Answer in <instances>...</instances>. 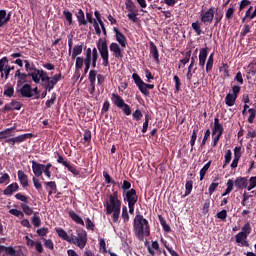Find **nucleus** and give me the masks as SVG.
<instances>
[{"mask_svg":"<svg viewBox=\"0 0 256 256\" xmlns=\"http://www.w3.org/2000/svg\"><path fill=\"white\" fill-rule=\"evenodd\" d=\"M134 235L143 241L145 237L151 235V227L149 226V220L145 219L143 215L137 214L133 220Z\"/></svg>","mask_w":256,"mask_h":256,"instance_id":"1","label":"nucleus"},{"mask_svg":"<svg viewBox=\"0 0 256 256\" xmlns=\"http://www.w3.org/2000/svg\"><path fill=\"white\" fill-rule=\"evenodd\" d=\"M61 79H64L63 74L59 72L58 74H55L52 77H49V74L44 71H40V78H39V83H44L43 87L50 93V91H53L55 89V85L61 81Z\"/></svg>","mask_w":256,"mask_h":256,"instance_id":"2","label":"nucleus"},{"mask_svg":"<svg viewBox=\"0 0 256 256\" xmlns=\"http://www.w3.org/2000/svg\"><path fill=\"white\" fill-rule=\"evenodd\" d=\"M106 215H112L113 223L119 222L121 215V199L109 198V202L105 204Z\"/></svg>","mask_w":256,"mask_h":256,"instance_id":"3","label":"nucleus"},{"mask_svg":"<svg viewBox=\"0 0 256 256\" xmlns=\"http://www.w3.org/2000/svg\"><path fill=\"white\" fill-rule=\"evenodd\" d=\"M96 47L100 53L103 67H109V44H107V38H99Z\"/></svg>","mask_w":256,"mask_h":256,"instance_id":"4","label":"nucleus"},{"mask_svg":"<svg viewBox=\"0 0 256 256\" xmlns=\"http://www.w3.org/2000/svg\"><path fill=\"white\" fill-rule=\"evenodd\" d=\"M132 79L142 95H145L146 97L149 96L148 89H155V85L145 83L137 73L132 74Z\"/></svg>","mask_w":256,"mask_h":256,"instance_id":"5","label":"nucleus"},{"mask_svg":"<svg viewBox=\"0 0 256 256\" xmlns=\"http://www.w3.org/2000/svg\"><path fill=\"white\" fill-rule=\"evenodd\" d=\"M70 243H73V245H76V247H79V249H85L87 245V231L80 229L77 230V236L71 234Z\"/></svg>","mask_w":256,"mask_h":256,"instance_id":"6","label":"nucleus"},{"mask_svg":"<svg viewBox=\"0 0 256 256\" xmlns=\"http://www.w3.org/2000/svg\"><path fill=\"white\" fill-rule=\"evenodd\" d=\"M15 69V66L9 65V58L3 57L0 59V77L1 79H9V75H11V71Z\"/></svg>","mask_w":256,"mask_h":256,"instance_id":"7","label":"nucleus"},{"mask_svg":"<svg viewBox=\"0 0 256 256\" xmlns=\"http://www.w3.org/2000/svg\"><path fill=\"white\" fill-rule=\"evenodd\" d=\"M27 139H33V133H26L15 137L7 138L5 140V143L10 145V147H15V145H21V143H25Z\"/></svg>","mask_w":256,"mask_h":256,"instance_id":"8","label":"nucleus"},{"mask_svg":"<svg viewBox=\"0 0 256 256\" xmlns=\"http://www.w3.org/2000/svg\"><path fill=\"white\" fill-rule=\"evenodd\" d=\"M68 55H71L72 61H75L77 59L78 55H81L83 53V44L81 45H75L73 48V39H68Z\"/></svg>","mask_w":256,"mask_h":256,"instance_id":"9","label":"nucleus"},{"mask_svg":"<svg viewBox=\"0 0 256 256\" xmlns=\"http://www.w3.org/2000/svg\"><path fill=\"white\" fill-rule=\"evenodd\" d=\"M122 197L124 201L128 202V205H136L137 201H139V196L137 195V190L131 188L127 192L122 193Z\"/></svg>","mask_w":256,"mask_h":256,"instance_id":"10","label":"nucleus"},{"mask_svg":"<svg viewBox=\"0 0 256 256\" xmlns=\"http://www.w3.org/2000/svg\"><path fill=\"white\" fill-rule=\"evenodd\" d=\"M27 77H31L32 81L36 84H39V79H40V71L37 70L36 73H22L20 76L17 78V85H23V83H27Z\"/></svg>","mask_w":256,"mask_h":256,"instance_id":"11","label":"nucleus"},{"mask_svg":"<svg viewBox=\"0 0 256 256\" xmlns=\"http://www.w3.org/2000/svg\"><path fill=\"white\" fill-rule=\"evenodd\" d=\"M23 103L13 99L10 103H6L3 108L0 109L1 113H9V111H21Z\"/></svg>","mask_w":256,"mask_h":256,"instance_id":"12","label":"nucleus"},{"mask_svg":"<svg viewBox=\"0 0 256 256\" xmlns=\"http://www.w3.org/2000/svg\"><path fill=\"white\" fill-rule=\"evenodd\" d=\"M213 19H215V7L209 8L206 12H202L200 15V20L204 25H206V23H213Z\"/></svg>","mask_w":256,"mask_h":256,"instance_id":"13","label":"nucleus"},{"mask_svg":"<svg viewBox=\"0 0 256 256\" xmlns=\"http://www.w3.org/2000/svg\"><path fill=\"white\" fill-rule=\"evenodd\" d=\"M109 49L111 53H113V57H115V59H123V49H121L119 44L112 42L109 46Z\"/></svg>","mask_w":256,"mask_h":256,"instance_id":"14","label":"nucleus"},{"mask_svg":"<svg viewBox=\"0 0 256 256\" xmlns=\"http://www.w3.org/2000/svg\"><path fill=\"white\" fill-rule=\"evenodd\" d=\"M113 31L115 33L116 41L119 43V45H121L123 48L127 47V37H125L124 33L119 31L117 27H114Z\"/></svg>","mask_w":256,"mask_h":256,"instance_id":"15","label":"nucleus"},{"mask_svg":"<svg viewBox=\"0 0 256 256\" xmlns=\"http://www.w3.org/2000/svg\"><path fill=\"white\" fill-rule=\"evenodd\" d=\"M209 55V48H201L199 51V67L205 69V63H207V57Z\"/></svg>","mask_w":256,"mask_h":256,"instance_id":"16","label":"nucleus"},{"mask_svg":"<svg viewBox=\"0 0 256 256\" xmlns=\"http://www.w3.org/2000/svg\"><path fill=\"white\" fill-rule=\"evenodd\" d=\"M19 91L22 97H26L28 99H31V97H35V94H33V88L31 87V84H24Z\"/></svg>","mask_w":256,"mask_h":256,"instance_id":"17","label":"nucleus"},{"mask_svg":"<svg viewBox=\"0 0 256 256\" xmlns=\"http://www.w3.org/2000/svg\"><path fill=\"white\" fill-rule=\"evenodd\" d=\"M44 169H45V164H41L35 160H32V171L35 177H41V175H43Z\"/></svg>","mask_w":256,"mask_h":256,"instance_id":"18","label":"nucleus"},{"mask_svg":"<svg viewBox=\"0 0 256 256\" xmlns=\"http://www.w3.org/2000/svg\"><path fill=\"white\" fill-rule=\"evenodd\" d=\"M248 185L249 180H247L245 177H237L234 181V187H236V189H247Z\"/></svg>","mask_w":256,"mask_h":256,"instance_id":"19","label":"nucleus"},{"mask_svg":"<svg viewBox=\"0 0 256 256\" xmlns=\"http://www.w3.org/2000/svg\"><path fill=\"white\" fill-rule=\"evenodd\" d=\"M17 191H19V184L17 182H13L3 190V195L9 197L13 195V193H17Z\"/></svg>","mask_w":256,"mask_h":256,"instance_id":"20","label":"nucleus"},{"mask_svg":"<svg viewBox=\"0 0 256 256\" xmlns=\"http://www.w3.org/2000/svg\"><path fill=\"white\" fill-rule=\"evenodd\" d=\"M225 129L223 128V124L219 122V116L215 117L214 119V127L212 129V136L215 137L218 132H223Z\"/></svg>","mask_w":256,"mask_h":256,"instance_id":"21","label":"nucleus"},{"mask_svg":"<svg viewBox=\"0 0 256 256\" xmlns=\"http://www.w3.org/2000/svg\"><path fill=\"white\" fill-rule=\"evenodd\" d=\"M68 215L72 221L76 222L77 225H82V227H85V221H83V218H81L79 214L75 213V211H69Z\"/></svg>","mask_w":256,"mask_h":256,"instance_id":"22","label":"nucleus"},{"mask_svg":"<svg viewBox=\"0 0 256 256\" xmlns=\"http://www.w3.org/2000/svg\"><path fill=\"white\" fill-rule=\"evenodd\" d=\"M18 180L22 187H29V177L22 170L18 171Z\"/></svg>","mask_w":256,"mask_h":256,"instance_id":"23","label":"nucleus"},{"mask_svg":"<svg viewBox=\"0 0 256 256\" xmlns=\"http://www.w3.org/2000/svg\"><path fill=\"white\" fill-rule=\"evenodd\" d=\"M55 231L60 237V239H63V241H67V243H70L72 241L71 236L67 235V232L63 228H55Z\"/></svg>","mask_w":256,"mask_h":256,"instance_id":"24","label":"nucleus"},{"mask_svg":"<svg viewBox=\"0 0 256 256\" xmlns=\"http://www.w3.org/2000/svg\"><path fill=\"white\" fill-rule=\"evenodd\" d=\"M112 102L114 103V105H116V107H118L119 109H123V105L125 103V100H123L119 94L116 93H112Z\"/></svg>","mask_w":256,"mask_h":256,"instance_id":"25","label":"nucleus"},{"mask_svg":"<svg viewBox=\"0 0 256 256\" xmlns=\"http://www.w3.org/2000/svg\"><path fill=\"white\" fill-rule=\"evenodd\" d=\"M219 71L222 73V79H229L231 77V74H229V64L222 63L219 67Z\"/></svg>","mask_w":256,"mask_h":256,"instance_id":"26","label":"nucleus"},{"mask_svg":"<svg viewBox=\"0 0 256 256\" xmlns=\"http://www.w3.org/2000/svg\"><path fill=\"white\" fill-rule=\"evenodd\" d=\"M150 53L156 63H159V49H157V45L153 42H150Z\"/></svg>","mask_w":256,"mask_h":256,"instance_id":"27","label":"nucleus"},{"mask_svg":"<svg viewBox=\"0 0 256 256\" xmlns=\"http://www.w3.org/2000/svg\"><path fill=\"white\" fill-rule=\"evenodd\" d=\"M214 53H211L206 62V73H211L213 71V63H215Z\"/></svg>","mask_w":256,"mask_h":256,"instance_id":"28","label":"nucleus"},{"mask_svg":"<svg viewBox=\"0 0 256 256\" xmlns=\"http://www.w3.org/2000/svg\"><path fill=\"white\" fill-rule=\"evenodd\" d=\"M255 16H253V6H250L248 10L245 13V16L242 18V23H249V21H252Z\"/></svg>","mask_w":256,"mask_h":256,"instance_id":"29","label":"nucleus"},{"mask_svg":"<svg viewBox=\"0 0 256 256\" xmlns=\"http://www.w3.org/2000/svg\"><path fill=\"white\" fill-rule=\"evenodd\" d=\"M235 7H237V4L230 3L229 8L226 11L225 17L228 21H231L233 19V15H235Z\"/></svg>","mask_w":256,"mask_h":256,"instance_id":"30","label":"nucleus"},{"mask_svg":"<svg viewBox=\"0 0 256 256\" xmlns=\"http://www.w3.org/2000/svg\"><path fill=\"white\" fill-rule=\"evenodd\" d=\"M4 252L8 256H19V253H21V250H15L13 246H5Z\"/></svg>","mask_w":256,"mask_h":256,"instance_id":"31","label":"nucleus"},{"mask_svg":"<svg viewBox=\"0 0 256 256\" xmlns=\"http://www.w3.org/2000/svg\"><path fill=\"white\" fill-rule=\"evenodd\" d=\"M235 101H237V96L228 93L225 97V103L228 107H233L235 105Z\"/></svg>","mask_w":256,"mask_h":256,"instance_id":"32","label":"nucleus"},{"mask_svg":"<svg viewBox=\"0 0 256 256\" xmlns=\"http://www.w3.org/2000/svg\"><path fill=\"white\" fill-rule=\"evenodd\" d=\"M76 17L79 25H87V20H85V12H83L82 9L78 10Z\"/></svg>","mask_w":256,"mask_h":256,"instance_id":"33","label":"nucleus"},{"mask_svg":"<svg viewBox=\"0 0 256 256\" xmlns=\"http://www.w3.org/2000/svg\"><path fill=\"white\" fill-rule=\"evenodd\" d=\"M160 225L162 226V229H164V231L166 233H171V226H169V224H167V220H165V218L161 215L158 216Z\"/></svg>","mask_w":256,"mask_h":256,"instance_id":"34","label":"nucleus"},{"mask_svg":"<svg viewBox=\"0 0 256 256\" xmlns=\"http://www.w3.org/2000/svg\"><path fill=\"white\" fill-rule=\"evenodd\" d=\"M24 63H25V69L26 71H33V72H30V73H37V71H44L43 69H37L35 67V64H31L29 62V60H24Z\"/></svg>","mask_w":256,"mask_h":256,"instance_id":"35","label":"nucleus"},{"mask_svg":"<svg viewBox=\"0 0 256 256\" xmlns=\"http://www.w3.org/2000/svg\"><path fill=\"white\" fill-rule=\"evenodd\" d=\"M189 61H191V50L187 51V52L185 53L184 59H181V60H180V63H181V64L178 65V69H181V67L184 68L185 65H186L187 63H189Z\"/></svg>","mask_w":256,"mask_h":256,"instance_id":"36","label":"nucleus"},{"mask_svg":"<svg viewBox=\"0 0 256 256\" xmlns=\"http://www.w3.org/2000/svg\"><path fill=\"white\" fill-rule=\"evenodd\" d=\"M197 133H199V127H195L192 131V135L190 139V145H191L190 151H193V148L195 147V141H197Z\"/></svg>","mask_w":256,"mask_h":256,"instance_id":"37","label":"nucleus"},{"mask_svg":"<svg viewBox=\"0 0 256 256\" xmlns=\"http://www.w3.org/2000/svg\"><path fill=\"white\" fill-rule=\"evenodd\" d=\"M232 158H233V153L231 152V150H227L224 155V164H223L222 168L225 169L227 167V165H229V163H231Z\"/></svg>","mask_w":256,"mask_h":256,"instance_id":"38","label":"nucleus"},{"mask_svg":"<svg viewBox=\"0 0 256 256\" xmlns=\"http://www.w3.org/2000/svg\"><path fill=\"white\" fill-rule=\"evenodd\" d=\"M159 242L158 241H152V245L148 246V253L150 255L155 256V251H159Z\"/></svg>","mask_w":256,"mask_h":256,"instance_id":"39","label":"nucleus"},{"mask_svg":"<svg viewBox=\"0 0 256 256\" xmlns=\"http://www.w3.org/2000/svg\"><path fill=\"white\" fill-rule=\"evenodd\" d=\"M251 231H253V228H251V223L246 222L240 233H243L246 237H249V235H251Z\"/></svg>","mask_w":256,"mask_h":256,"instance_id":"40","label":"nucleus"},{"mask_svg":"<svg viewBox=\"0 0 256 256\" xmlns=\"http://www.w3.org/2000/svg\"><path fill=\"white\" fill-rule=\"evenodd\" d=\"M226 185H227V188L224 191V193L222 194V197H225V196L229 195V193H231V191H233V187L235 185V182L232 179H229L227 181Z\"/></svg>","mask_w":256,"mask_h":256,"instance_id":"41","label":"nucleus"},{"mask_svg":"<svg viewBox=\"0 0 256 256\" xmlns=\"http://www.w3.org/2000/svg\"><path fill=\"white\" fill-rule=\"evenodd\" d=\"M209 167H211V161H208L200 170V181H203V179H205V175H207V171H209Z\"/></svg>","mask_w":256,"mask_h":256,"instance_id":"42","label":"nucleus"},{"mask_svg":"<svg viewBox=\"0 0 256 256\" xmlns=\"http://www.w3.org/2000/svg\"><path fill=\"white\" fill-rule=\"evenodd\" d=\"M126 9L129 13H137V6H135V3H133L132 0H126Z\"/></svg>","mask_w":256,"mask_h":256,"instance_id":"43","label":"nucleus"},{"mask_svg":"<svg viewBox=\"0 0 256 256\" xmlns=\"http://www.w3.org/2000/svg\"><path fill=\"white\" fill-rule=\"evenodd\" d=\"M44 185H46V187H50V189H52V191L48 192V195H53V192L57 193V183H55V181L44 182Z\"/></svg>","mask_w":256,"mask_h":256,"instance_id":"44","label":"nucleus"},{"mask_svg":"<svg viewBox=\"0 0 256 256\" xmlns=\"http://www.w3.org/2000/svg\"><path fill=\"white\" fill-rule=\"evenodd\" d=\"M185 194L182 197H187L189 195H191V191H193V182L192 180H189L186 182L185 184Z\"/></svg>","mask_w":256,"mask_h":256,"instance_id":"45","label":"nucleus"},{"mask_svg":"<svg viewBox=\"0 0 256 256\" xmlns=\"http://www.w3.org/2000/svg\"><path fill=\"white\" fill-rule=\"evenodd\" d=\"M55 101H57V93H52L51 99L45 102L46 109H51L55 105Z\"/></svg>","mask_w":256,"mask_h":256,"instance_id":"46","label":"nucleus"},{"mask_svg":"<svg viewBox=\"0 0 256 256\" xmlns=\"http://www.w3.org/2000/svg\"><path fill=\"white\" fill-rule=\"evenodd\" d=\"M21 209L23 211V213H25V215H35V213H33V208H31L29 205L27 204H21Z\"/></svg>","mask_w":256,"mask_h":256,"instance_id":"47","label":"nucleus"},{"mask_svg":"<svg viewBox=\"0 0 256 256\" xmlns=\"http://www.w3.org/2000/svg\"><path fill=\"white\" fill-rule=\"evenodd\" d=\"M192 29L197 35H201V33H203V31L201 30V22H199V20L192 23Z\"/></svg>","mask_w":256,"mask_h":256,"instance_id":"48","label":"nucleus"},{"mask_svg":"<svg viewBox=\"0 0 256 256\" xmlns=\"http://www.w3.org/2000/svg\"><path fill=\"white\" fill-rule=\"evenodd\" d=\"M15 95V88L13 86H8L4 89V97H13Z\"/></svg>","mask_w":256,"mask_h":256,"instance_id":"49","label":"nucleus"},{"mask_svg":"<svg viewBox=\"0 0 256 256\" xmlns=\"http://www.w3.org/2000/svg\"><path fill=\"white\" fill-rule=\"evenodd\" d=\"M248 113H249L248 123H254L255 117H256V109L255 108H249Z\"/></svg>","mask_w":256,"mask_h":256,"instance_id":"50","label":"nucleus"},{"mask_svg":"<svg viewBox=\"0 0 256 256\" xmlns=\"http://www.w3.org/2000/svg\"><path fill=\"white\" fill-rule=\"evenodd\" d=\"M83 63H85V58L76 57L75 69L79 71V69H83Z\"/></svg>","mask_w":256,"mask_h":256,"instance_id":"51","label":"nucleus"},{"mask_svg":"<svg viewBox=\"0 0 256 256\" xmlns=\"http://www.w3.org/2000/svg\"><path fill=\"white\" fill-rule=\"evenodd\" d=\"M132 117H133L134 121H141V119H143V112H141L140 109H136L132 113Z\"/></svg>","mask_w":256,"mask_h":256,"instance_id":"52","label":"nucleus"},{"mask_svg":"<svg viewBox=\"0 0 256 256\" xmlns=\"http://www.w3.org/2000/svg\"><path fill=\"white\" fill-rule=\"evenodd\" d=\"M173 81L175 82V93H179V91H181V79L179 76L175 75Z\"/></svg>","mask_w":256,"mask_h":256,"instance_id":"53","label":"nucleus"},{"mask_svg":"<svg viewBox=\"0 0 256 256\" xmlns=\"http://www.w3.org/2000/svg\"><path fill=\"white\" fill-rule=\"evenodd\" d=\"M65 167L68 169V171H70V173H72V175H79V170H77V167L75 165H71L68 162Z\"/></svg>","mask_w":256,"mask_h":256,"instance_id":"54","label":"nucleus"},{"mask_svg":"<svg viewBox=\"0 0 256 256\" xmlns=\"http://www.w3.org/2000/svg\"><path fill=\"white\" fill-rule=\"evenodd\" d=\"M121 189L123 190V193H127V191H131V182L127 180H123Z\"/></svg>","mask_w":256,"mask_h":256,"instance_id":"55","label":"nucleus"},{"mask_svg":"<svg viewBox=\"0 0 256 256\" xmlns=\"http://www.w3.org/2000/svg\"><path fill=\"white\" fill-rule=\"evenodd\" d=\"M37 212L34 213V216L32 217V225L34 227H39L41 225V217L37 216Z\"/></svg>","mask_w":256,"mask_h":256,"instance_id":"56","label":"nucleus"},{"mask_svg":"<svg viewBox=\"0 0 256 256\" xmlns=\"http://www.w3.org/2000/svg\"><path fill=\"white\" fill-rule=\"evenodd\" d=\"M255 187H256V176H252L249 179V185L247 186V190L251 191L255 189Z\"/></svg>","mask_w":256,"mask_h":256,"instance_id":"57","label":"nucleus"},{"mask_svg":"<svg viewBox=\"0 0 256 256\" xmlns=\"http://www.w3.org/2000/svg\"><path fill=\"white\" fill-rule=\"evenodd\" d=\"M122 219L124 223H128L129 221V211L127 210V206H123L122 208Z\"/></svg>","mask_w":256,"mask_h":256,"instance_id":"58","label":"nucleus"},{"mask_svg":"<svg viewBox=\"0 0 256 256\" xmlns=\"http://www.w3.org/2000/svg\"><path fill=\"white\" fill-rule=\"evenodd\" d=\"M10 215H14V217H25V214L19 209H10Z\"/></svg>","mask_w":256,"mask_h":256,"instance_id":"59","label":"nucleus"},{"mask_svg":"<svg viewBox=\"0 0 256 256\" xmlns=\"http://www.w3.org/2000/svg\"><path fill=\"white\" fill-rule=\"evenodd\" d=\"M0 185H3L4 183H9L11 176H9L7 173H0Z\"/></svg>","mask_w":256,"mask_h":256,"instance_id":"60","label":"nucleus"},{"mask_svg":"<svg viewBox=\"0 0 256 256\" xmlns=\"http://www.w3.org/2000/svg\"><path fill=\"white\" fill-rule=\"evenodd\" d=\"M250 32H251V26H249L248 24H245L240 33V37H246L247 34H249Z\"/></svg>","mask_w":256,"mask_h":256,"instance_id":"61","label":"nucleus"},{"mask_svg":"<svg viewBox=\"0 0 256 256\" xmlns=\"http://www.w3.org/2000/svg\"><path fill=\"white\" fill-rule=\"evenodd\" d=\"M88 79L90 83H95L97 79V70H90Z\"/></svg>","mask_w":256,"mask_h":256,"instance_id":"62","label":"nucleus"},{"mask_svg":"<svg viewBox=\"0 0 256 256\" xmlns=\"http://www.w3.org/2000/svg\"><path fill=\"white\" fill-rule=\"evenodd\" d=\"M217 187H219V183L212 182L208 188V194L213 195L214 191H217Z\"/></svg>","mask_w":256,"mask_h":256,"instance_id":"63","label":"nucleus"},{"mask_svg":"<svg viewBox=\"0 0 256 256\" xmlns=\"http://www.w3.org/2000/svg\"><path fill=\"white\" fill-rule=\"evenodd\" d=\"M247 237L248 236H246L243 233L239 232L238 234L235 235L236 243H241V242L247 240Z\"/></svg>","mask_w":256,"mask_h":256,"instance_id":"64","label":"nucleus"}]
</instances>
